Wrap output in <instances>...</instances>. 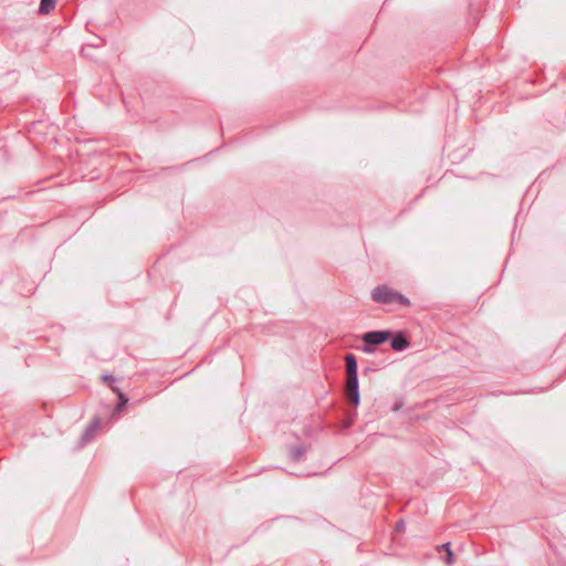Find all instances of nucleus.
Masks as SVG:
<instances>
[{
  "label": "nucleus",
  "mask_w": 566,
  "mask_h": 566,
  "mask_svg": "<svg viewBox=\"0 0 566 566\" xmlns=\"http://www.w3.org/2000/svg\"><path fill=\"white\" fill-rule=\"evenodd\" d=\"M346 361V386L345 394L348 401L353 405L359 403L357 361L353 354L345 356Z\"/></svg>",
  "instance_id": "obj_1"
},
{
  "label": "nucleus",
  "mask_w": 566,
  "mask_h": 566,
  "mask_svg": "<svg viewBox=\"0 0 566 566\" xmlns=\"http://www.w3.org/2000/svg\"><path fill=\"white\" fill-rule=\"evenodd\" d=\"M371 298L376 303L381 304H397L402 307H408L411 305L409 298L400 294L398 291L387 286L380 285L373 290Z\"/></svg>",
  "instance_id": "obj_2"
},
{
  "label": "nucleus",
  "mask_w": 566,
  "mask_h": 566,
  "mask_svg": "<svg viewBox=\"0 0 566 566\" xmlns=\"http://www.w3.org/2000/svg\"><path fill=\"white\" fill-rule=\"evenodd\" d=\"M390 335L391 334L388 331L369 332L363 336V340L370 345H379L386 342Z\"/></svg>",
  "instance_id": "obj_3"
},
{
  "label": "nucleus",
  "mask_w": 566,
  "mask_h": 566,
  "mask_svg": "<svg viewBox=\"0 0 566 566\" xmlns=\"http://www.w3.org/2000/svg\"><path fill=\"white\" fill-rule=\"evenodd\" d=\"M408 345L409 342L401 333L396 335L391 340V348L398 352L406 349Z\"/></svg>",
  "instance_id": "obj_4"
},
{
  "label": "nucleus",
  "mask_w": 566,
  "mask_h": 566,
  "mask_svg": "<svg viewBox=\"0 0 566 566\" xmlns=\"http://www.w3.org/2000/svg\"><path fill=\"white\" fill-rule=\"evenodd\" d=\"M54 8V0H41L40 12L43 14L49 13Z\"/></svg>",
  "instance_id": "obj_5"
},
{
  "label": "nucleus",
  "mask_w": 566,
  "mask_h": 566,
  "mask_svg": "<svg viewBox=\"0 0 566 566\" xmlns=\"http://www.w3.org/2000/svg\"><path fill=\"white\" fill-rule=\"evenodd\" d=\"M443 548L447 551V564L451 565L453 563V554L450 549L449 544H444Z\"/></svg>",
  "instance_id": "obj_6"
},
{
  "label": "nucleus",
  "mask_w": 566,
  "mask_h": 566,
  "mask_svg": "<svg viewBox=\"0 0 566 566\" xmlns=\"http://www.w3.org/2000/svg\"><path fill=\"white\" fill-rule=\"evenodd\" d=\"M120 405L117 408V411H120L122 408L127 403V398L124 397V395L119 394Z\"/></svg>",
  "instance_id": "obj_7"
},
{
  "label": "nucleus",
  "mask_w": 566,
  "mask_h": 566,
  "mask_svg": "<svg viewBox=\"0 0 566 566\" xmlns=\"http://www.w3.org/2000/svg\"><path fill=\"white\" fill-rule=\"evenodd\" d=\"M98 426H99V421H98V420H95V421H93V422H92V424H91V429H92V430L97 429V428H98Z\"/></svg>",
  "instance_id": "obj_8"
},
{
  "label": "nucleus",
  "mask_w": 566,
  "mask_h": 566,
  "mask_svg": "<svg viewBox=\"0 0 566 566\" xmlns=\"http://www.w3.org/2000/svg\"><path fill=\"white\" fill-rule=\"evenodd\" d=\"M364 350H365V352H371V349H370V348H368V347H365V348H364Z\"/></svg>",
  "instance_id": "obj_9"
}]
</instances>
